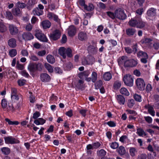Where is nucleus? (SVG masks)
Here are the masks:
<instances>
[{
    "label": "nucleus",
    "instance_id": "680f3d73",
    "mask_svg": "<svg viewBox=\"0 0 159 159\" xmlns=\"http://www.w3.org/2000/svg\"><path fill=\"white\" fill-rule=\"evenodd\" d=\"M46 54V51L45 50H42L38 52L37 54L39 56L42 57L44 56Z\"/></svg>",
    "mask_w": 159,
    "mask_h": 159
},
{
    "label": "nucleus",
    "instance_id": "8fccbe9b",
    "mask_svg": "<svg viewBox=\"0 0 159 159\" xmlns=\"http://www.w3.org/2000/svg\"><path fill=\"white\" fill-rule=\"evenodd\" d=\"M5 110H7V111H15V109L13 107L12 104H8V107L6 108V109H5Z\"/></svg>",
    "mask_w": 159,
    "mask_h": 159
},
{
    "label": "nucleus",
    "instance_id": "6e6552de",
    "mask_svg": "<svg viewBox=\"0 0 159 159\" xmlns=\"http://www.w3.org/2000/svg\"><path fill=\"white\" fill-rule=\"evenodd\" d=\"M5 142L7 144H14L18 143V141L12 137L8 136L4 138Z\"/></svg>",
    "mask_w": 159,
    "mask_h": 159
},
{
    "label": "nucleus",
    "instance_id": "aec40b11",
    "mask_svg": "<svg viewBox=\"0 0 159 159\" xmlns=\"http://www.w3.org/2000/svg\"><path fill=\"white\" fill-rule=\"evenodd\" d=\"M12 12L13 15L15 16H19L21 14V11L18 7L13 8L12 9Z\"/></svg>",
    "mask_w": 159,
    "mask_h": 159
},
{
    "label": "nucleus",
    "instance_id": "774afa93",
    "mask_svg": "<svg viewBox=\"0 0 159 159\" xmlns=\"http://www.w3.org/2000/svg\"><path fill=\"white\" fill-rule=\"evenodd\" d=\"M93 149H97L100 146L101 144L99 142H95L92 144Z\"/></svg>",
    "mask_w": 159,
    "mask_h": 159
},
{
    "label": "nucleus",
    "instance_id": "09e8293b",
    "mask_svg": "<svg viewBox=\"0 0 159 159\" xmlns=\"http://www.w3.org/2000/svg\"><path fill=\"white\" fill-rule=\"evenodd\" d=\"M93 4L90 3L88 6L86 5L84 9L88 11H90L93 10Z\"/></svg>",
    "mask_w": 159,
    "mask_h": 159
},
{
    "label": "nucleus",
    "instance_id": "4be33fe9",
    "mask_svg": "<svg viewBox=\"0 0 159 159\" xmlns=\"http://www.w3.org/2000/svg\"><path fill=\"white\" fill-rule=\"evenodd\" d=\"M89 51L93 54H96L97 52V48L95 46L90 45L88 48Z\"/></svg>",
    "mask_w": 159,
    "mask_h": 159
},
{
    "label": "nucleus",
    "instance_id": "423d86ee",
    "mask_svg": "<svg viewBox=\"0 0 159 159\" xmlns=\"http://www.w3.org/2000/svg\"><path fill=\"white\" fill-rule=\"evenodd\" d=\"M35 35L38 39L44 42H48V39L45 35L41 33L37 32Z\"/></svg>",
    "mask_w": 159,
    "mask_h": 159
},
{
    "label": "nucleus",
    "instance_id": "4d7b16f0",
    "mask_svg": "<svg viewBox=\"0 0 159 159\" xmlns=\"http://www.w3.org/2000/svg\"><path fill=\"white\" fill-rule=\"evenodd\" d=\"M6 17L9 19H12L13 16L12 15V13L10 11H7L6 12Z\"/></svg>",
    "mask_w": 159,
    "mask_h": 159
},
{
    "label": "nucleus",
    "instance_id": "cd10ccee",
    "mask_svg": "<svg viewBox=\"0 0 159 159\" xmlns=\"http://www.w3.org/2000/svg\"><path fill=\"white\" fill-rule=\"evenodd\" d=\"M120 93L125 96H128L129 95V93L127 89L125 88H122L120 90Z\"/></svg>",
    "mask_w": 159,
    "mask_h": 159
},
{
    "label": "nucleus",
    "instance_id": "c756f323",
    "mask_svg": "<svg viewBox=\"0 0 159 159\" xmlns=\"http://www.w3.org/2000/svg\"><path fill=\"white\" fill-rule=\"evenodd\" d=\"M84 81L82 80H79L77 83L75 84L76 87L79 89H82L83 87Z\"/></svg>",
    "mask_w": 159,
    "mask_h": 159
},
{
    "label": "nucleus",
    "instance_id": "de8ad7c7",
    "mask_svg": "<svg viewBox=\"0 0 159 159\" xmlns=\"http://www.w3.org/2000/svg\"><path fill=\"white\" fill-rule=\"evenodd\" d=\"M88 59L89 65L92 64L95 61V58L92 56H89Z\"/></svg>",
    "mask_w": 159,
    "mask_h": 159
},
{
    "label": "nucleus",
    "instance_id": "603ef678",
    "mask_svg": "<svg viewBox=\"0 0 159 159\" xmlns=\"http://www.w3.org/2000/svg\"><path fill=\"white\" fill-rule=\"evenodd\" d=\"M17 5L18 6L19 8H25L26 6V4L24 3L21 2H18L17 3Z\"/></svg>",
    "mask_w": 159,
    "mask_h": 159
},
{
    "label": "nucleus",
    "instance_id": "39448f33",
    "mask_svg": "<svg viewBox=\"0 0 159 159\" xmlns=\"http://www.w3.org/2000/svg\"><path fill=\"white\" fill-rule=\"evenodd\" d=\"M137 64V61L133 59L129 60L127 59V61L124 65L125 67H133L136 66Z\"/></svg>",
    "mask_w": 159,
    "mask_h": 159
},
{
    "label": "nucleus",
    "instance_id": "9b49d317",
    "mask_svg": "<svg viewBox=\"0 0 159 159\" xmlns=\"http://www.w3.org/2000/svg\"><path fill=\"white\" fill-rule=\"evenodd\" d=\"M140 57H141V61L142 63H145L147 62L148 56L146 53L140 51Z\"/></svg>",
    "mask_w": 159,
    "mask_h": 159
},
{
    "label": "nucleus",
    "instance_id": "e433bc0d",
    "mask_svg": "<svg viewBox=\"0 0 159 159\" xmlns=\"http://www.w3.org/2000/svg\"><path fill=\"white\" fill-rule=\"evenodd\" d=\"M17 54V51L16 49H13L9 51V55L11 57H13Z\"/></svg>",
    "mask_w": 159,
    "mask_h": 159
},
{
    "label": "nucleus",
    "instance_id": "338daca9",
    "mask_svg": "<svg viewBox=\"0 0 159 159\" xmlns=\"http://www.w3.org/2000/svg\"><path fill=\"white\" fill-rule=\"evenodd\" d=\"M40 114L39 112L36 111L34 113L33 118L34 119H36L40 116Z\"/></svg>",
    "mask_w": 159,
    "mask_h": 159
},
{
    "label": "nucleus",
    "instance_id": "4468645a",
    "mask_svg": "<svg viewBox=\"0 0 159 159\" xmlns=\"http://www.w3.org/2000/svg\"><path fill=\"white\" fill-rule=\"evenodd\" d=\"M156 15V9L154 8H151L147 11V15L149 17H152Z\"/></svg>",
    "mask_w": 159,
    "mask_h": 159
},
{
    "label": "nucleus",
    "instance_id": "0e129e2a",
    "mask_svg": "<svg viewBox=\"0 0 159 159\" xmlns=\"http://www.w3.org/2000/svg\"><path fill=\"white\" fill-rule=\"evenodd\" d=\"M20 96V95H18L17 94H11V98L13 100H19Z\"/></svg>",
    "mask_w": 159,
    "mask_h": 159
},
{
    "label": "nucleus",
    "instance_id": "79ce46f5",
    "mask_svg": "<svg viewBox=\"0 0 159 159\" xmlns=\"http://www.w3.org/2000/svg\"><path fill=\"white\" fill-rule=\"evenodd\" d=\"M134 101L133 99H130L128 100L127 103V106L129 108L132 107L134 104Z\"/></svg>",
    "mask_w": 159,
    "mask_h": 159
},
{
    "label": "nucleus",
    "instance_id": "c9c22d12",
    "mask_svg": "<svg viewBox=\"0 0 159 159\" xmlns=\"http://www.w3.org/2000/svg\"><path fill=\"white\" fill-rule=\"evenodd\" d=\"M92 81L93 82H95L97 80V74L96 72L93 71L92 72L91 75Z\"/></svg>",
    "mask_w": 159,
    "mask_h": 159
},
{
    "label": "nucleus",
    "instance_id": "c03bdc74",
    "mask_svg": "<svg viewBox=\"0 0 159 159\" xmlns=\"http://www.w3.org/2000/svg\"><path fill=\"white\" fill-rule=\"evenodd\" d=\"M148 111L149 114L152 116H154L155 115V112L153 107L149 106L148 108Z\"/></svg>",
    "mask_w": 159,
    "mask_h": 159
},
{
    "label": "nucleus",
    "instance_id": "412c9836",
    "mask_svg": "<svg viewBox=\"0 0 159 159\" xmlns=\"http://www.w3.org/2000/svg\"><path fill=\"white\" fill-rule=\"evenodd\" d=\"M90 74V72L89 71L87 70L80 73L78 75V76L80 78L82 79L84 77L85 78L87 77Z\"/></svg>",
    "mask_w": 159,
    "mask_h": 159
},
{
    "label": "nucleus",
    "instance_id": "69168bd1",
    "mask_svg": "<svg viewBox=\"0 0 159 159\" xmlns=\"http://www.w3.org/2000/svg\"><path fill=\"white\" fill-rule=\"evenodd\" d=\"M109 126L111 127H114L116 126V124L113 121H110L107 123Z\"/></svg>",
    "mask_w": 159,
    "mask_h": 159
},
{
    "label": "nucleus",
    "instance_id": "f8f14e48",
    "mask_svg": "<svg viewBox=\"0 0 159 159\" xmlns=\"http://www.w3.org/2000/svg\"><path fill=\"white\" fill-rule=\"evenodd\" d=\"M9 29L10 33L12 35H14L18 32L17 28L12 25H9Z\"/></svg>",
    "mask_w": 159,
    "mask_h": 159
},
{
    "label": "nucleus",
    "instance_id": "f257e3e1",
    "mask_svg": "<svg viewBox=\"0 0 159 159\" xmlns=\"http://www.w3.org/2000/svg\"><path fill=\"white\" fill-rule=\"evenodd\" d=\"M58 51L59 54L64 59L66 58V54L67 56L69 57H71L72 56V50L70 48H68L66 49L64 47H61L59 48Z\"/></svg>",
    "mask_w": 159,
    "mask_h": 159
},
{
    "label": "nucleus",
    "instance_id": "72a5a7b5",
    "mask_svg": "<svg viewBox=\"0 0 159 159\" xmlns=\"http://www.w3.org/2000/svg\"><path fill=\"white\" fill-rule=\"evenodd\" d=\"M145 86V84L144 80L140 78V90H144Z\"/></svg>",
    "mask_w": 159,
    "mask_h": 159
},
{
    "label": "nucleus",
    "instance_id": "2eb2a0df",
    "mask_svg": "<svg viewBox=\"0 0 159 159\" xmlns=\"http://www.w3.org/2000/svg\"><path fill=\"white\" fill-rule=\"evenodd\" d=\"M78 38L81 41L85 40L87 39V35L86 33L80 32L78 34Z\"/></svg>",
    "mask_w": 159,
    "mask_h": 159
},
{
    "label": "nucleus",
    "instance_id": "dca6fc26",
    "mask_svg": "<svg viewBox=\"0 0 159 159\" xmlns=\"http://www.w3.org/2000/svg\"><path fill=\"white\" fill-rule=\"evenodd\" d=\"M128 58L125 56H122L120 57L118 60V64L120 65L125 64V62L127 61Z\"/></svg>",
    "mask_w": 159,
    "mask_h": 159
},
{
    "label": "nucleus",
    "instance_id": "58836bf2",
    "mask_svg": "<svg viewBox=\"0 0 159 159\" xmlns=\"http://www.w3.org/2000/svg\"><path fill=\"white\" fill-rule=\"evenodd\" d=\"M72 67V64L70 62H67L64 66L65 69L66 70H70Z\"/></svg>",
    "mask_w": 159,
    "mask_h": 159
},
{
    "label": "nucleus",
    "instance_id": "13d9d810",
    "mask_svg": "<svg viewBox=\"0 0 159 159\" xmlns=\"http://www.w3.org/2000/svg\"><path fill=\"white\" fill-rule=\"evenodd\" d=\"M32 27L33 26L31 25V24L29 23L26 25L25 29L26 31H30L32 30Z\"/></svg>",
    "mask_w": 159,
    "mask_h": 159
},
{
    "label": "nucleus",
    "instance_id": "5701e85b",
    "mask_svg": "<svg viewBox=\"0 0 159 159\" xmlns=\"http://www.w3.org/2000/svg\"><path fill=\"white\" fill-rule=\"evenodd\" d=\"M126 34L129 36L134 35L135 32V30L133 28H129L126 30Z\"/></svg>",
    "mask_w": 159,
    "mask_h": 159
},
{
    "label": "nucleus",
    "instance_id": "ddd939ff",
    "mask_svg": "<svg viewBox=\"0 0 159 159\" xmlns=\"http://www.w3.org/2000/svg\"><path fill=\"white\" fill-rule=\"evenodd\" d=\"M22 37L25 40H30L34 38V36L30 33H24L22 34Z\"/></svg>",
    "mask_w": 159,
    "mask_h": 159
},
{
    "label": "nucleus",
    "instance_id": "20e7f679",
    "mask_svg": "<svg viewBox=\"0 0 159 159\" xmlns=\"http://www.w3.org/2000/svg\"><path fill=\"white\" fill-rule=\"evenodd\" d=\"M61 35L60 31L58 30H56L50 34V37L51 39L56 40L60 38Z\"/></svg>",
    "mask_w": 159,
    "mask_h": 159
},
{
    "label": "nucleus",
    "instance_id": "bb28decb",
    "mask_svg": "<svg viewBox=\"0 0 159 159\" xmlns=\"http://www.w3.org/2000/svg\"><path fill=\"white\" fill-rule=\"evenodd\" d=\"M44 66L49 72L52 73L53 72V69L52 67L48 63H45L44 64Z\"/></svg>",
    "mask_w": 159,
    "mask_h": 159
},
{
    "label": "nucleus",
    "instance_id": "7c9ffc66",
    "mask_svg": "<svg viewBox=\"0 0 159 159\" xmlns=\"http://www.w3.org/2000/svg\"><path fill=\"white\" fill-rule=\"evenodd\" d=\"M118 152L119 154L122 155L125 153V150L124 147L122 146H120L118 149Z\"/></svg>",
    "mask_w": 159,
    "mask_h": 159
},
{
    "label": "nucleus",
    "instance_id": "e2e57ef3",
    "mask_svg": "<svg viewBox=\"0 0 159 159\" xmlns=\"http://www.w3.org/2000/svg\"><path fill=\"white\" fill-rule=\"evenodd\" d=\"M118 144L116 142H113L111 145V147L113 149H116L118 147Z\"/></svg>",
    "mask_w": 159,
    "mask_h": 159
},
{
    "label": "nucleus",
    "instance_id": "393cba45",
    "mask_svg": "<svg viewBox=\"0 0 159 159\" xmlns=\"http://www.w3.org/2000/svg\"><path fill=\"white\" fill-rule=\"evenodd\" d=\"M43 12L42 11H39V8L37 7L35 8L33 10L32 13L34 15H37L40 16L42 15L43 14Z\"/></svg>",
    "mask_w": 159,
    "mask_h": 159
},
{
    "label": "nucleus",
    "instance_id": "473e14b6",
    "mask_svg": "<svg viewBox=\"0 0 159 159\" xmlns=\"http://www.w3.org/2000/svg\"><path fill=\"white\" fill-rule=\"evenodd\" d=\"M2 152L5 155H8L10 152V149L7 147H4L1 149Z\"/></svg>",
    "mask_w": 159,
    "mask_h": 159
},
{
    "label": "nucleus",
    "instance_id": "0eeeda50",
    "mask_svg": "<svg viewBox=\"0 0 159 159\" xmlns=\"http://www.w3.org/2000/svg\"><path fill=\"white\" fill-rule=\"evenodd\" d=\"M68 33L70 36L73 37L76 32V29L73 25L70 26L67 29Z\"/></svg>",
    "mask_w": 159,
    "mask_h": 159
},
{
    "label": "nucleus",
    "instance_id": "7ed1b4c3",
    "mask_svg": "<svg viewBox=\"0 0 159 159\" xmlns=\"http://www.w3.org/2000/svg\"><path fill=\"white\" fill-rule=\"evenodd\" d=\"M115 14L116 17L120 20H124L126 17L124 10L120 8L116 9L115 11Z\"/></svg>",
    "mask_w": 159,
    "mask_h": 159
},
{
    "label": "nucleus",
    "instance_id": "a18cd8bd",
    "mask_svg": "<svg viewBox=\"0 0 159 159\" xmlns=\"http://www.w3.org/2000/svg\"><path fill=\"white\" fill-rule=\"evenodd\" d=\"M36 3V0H29L27 3V5L28 6L32 7Z\"/></svg>",
    "mask_w": 159,
    "mask_h": 159
},
{
    "label": "nucleus",
    "instance_id": "c85d7f7f",
    "mask_svg": "<svg viewBox=\"0 0 159 159\" xmlns=\"http://www.w3.org/2000/svg\"><path fill=\"white\" fill-rule=\"evenodd\" d=\"M28 69L30 71L34 72L36 71L35 64H30L28 66Z\"/></svg>",
    "mask_w": 159,
    "mask_h": 159
},
{
    "label": "nucleus",
    "instance_id": "a19ab883",
    "mask_svg": "<svg viewBox=\"0 0 159 159\" xmlns=\"http://www.w3.org/2000/svg\"><path fill=\"white\" fill-rule=\"evenodd\" d=\"M35 64L36 71L39 70V71H41L42 70V68H43V66L42 64L40 63H38L37 64L35 63Z\"/></svg>",
    "mask_w": 159,
    "mask_h": 159
},
{
    "label": "nucleus",
    "instance_id": "f3484780",
    "mask_svg": "<svg viewBox=\"0 0 159 159\" xmlns=\"http://www.w3.org/2000/svg\"><path fill=\"white\" fill-rule=\"evenodd\" d=\"M116 99L118 103L120 105H124L125 102V99L124 96L121 95H117Z\"/></svg>",
    "mask_w": 159,
    "mask_h": 159
},
{
    "label": "nucleus",
    "instance_id": "052dcab7",
    "mask_svg": "<svg viewBox=\"0 0 159 159\" xmlns=\"http://www.w3.org/2000/svg\"><path fill=\"white\" fill-rule=\"evenodd\" d=\"M82 63L84 65H89L88 58H86L85 57L83 58L82 60Z\"/></svg>",
    "mask_w": 159,
    "mask_h": 159
},
{
    "label": "nucleus",
    "instance_id": "f704fd0d",
    "mask_svg": "<svg viewBox=\"0 0 159 159\" xmlns=\"http://www.w3.org/2000/svg\"><path fill=\"white\" fill-rule=\"evenodd\" d=\"M121 83L118 81H116L114 83L113 87L115 89H117L121 86Z\"/></svg>",
    "mask_w": 159,
    "mask_h": 159
},
{
    "label": "nucleus",
    "instance_id": "b1692460",
    "mask_svg": "<svg viewBox=\"0 0 159 159\" xmlns=\"http://www.w3.org/2000/svg\"><path fill=\"white\" fill-rule=\"evenodd\" d=\"M47 59L48 62L51 64H53L55 62V59L52 56L48 55L47 56Z\"/></svg>",
    "mask_w": 159,
    "mask_h": 159
},
{
    "label": "nucleus",
    "instance_id": "f03ea898",
    "mask_svg": "<svg viewBox=\"0 0 159 159\" xmlns=\"http://www.w3.org/2000/svg\"><path fill=\"white\" fill-rule=\"evenodd\" d=\"M123 81L125 84L127 86L131 87L133 85V79L130 75H125L123 77Z\"/></svg>",
    "mask_w": 159,
    "mask_h": 159
},
{
    "label": "nucleus",
    "instance_id": "bf43d9fd",
    "mask_svg": "<svg viewBox=\"0 0 159 159\" xmlns=\"http://www.w3.org/2000/svg\"><path fill=\"white\" fill-rule=\"evenodd\" d=\"M16 67L17 69L20 70H22L24 68V66L22 64H20L19 61L17 62Z\"/></svg>",
    "mask_w": 159,
    "mask_h": 159
},
{
    "label": "nucleus",
    "instance_id": "864d4df0",
    "mask_svg": "<svg viewBox=\"0 0 159 159\" xmlns=\"http://www.w3.org/2000/svg\"><path fill=\"white\" fill-rule=\"evenodd\" d=\"M152 41V40L146 38L144 39H143L141 40V42L142 43H145L148 44L150 45V43H151V42Z\"/></svg>",
    "mask_w": 159,
    "mask_h": 159
},
{
    "label": "nucleus",
    "instance_id": "6ab92c4d",
    "mask_svg": "<svg viewBox=\"0 0 159 159\" xmlns=\"http://www.w3.org/2000/svg\"><path fill=\"white\" fill-rule=\"evenodd\" d=\"M8 45L11 48H15L16 46V41L14 38H11L8 41Z\"/></svg>",
    "mask_w": 159,
    "mask_h": 159
},
{
    "label": "nucleus",
    "instance_id": "3c124183",
    "mask_svg": "<svg viewBox=\"0 0 159 159\" xmlns=\"http://www.w3.org/2000/svg\"><path fill=\"white\" fill-rule=\"evenodd\" d=\"M106 13L107 15L112 19H114L116 17L115 14L111 11H107Z\"/></svg>",
    "mask_w": 159,
    "mask_h": 159
},
{
    "label": "nucleus",
    "instance_id": "ea45409f",
    "mask_svg": "<svg viewBox=\"0 0 159 159\" xmlns=\"http://www.w3.org/2000/svg\"><path fill=\"white\" fill-rule=\"evenodd\" d=\"M97 153L99 156L103 157L105 155L106 152L104 150L102 149L98 151Z\"/></svg>",
    "mask_w": 159,
    "mask_h": 159
},
{
    "label": "nucleus",
    "instance_id": "5fc2aeb1",
    "mask_svg": "<svg viewBox=\"0 0 159 159\" xmlns=\"http://www.w3.org/2000/svg\"><path fill=\"white\" fill-rule=\"evenodd\" d=\"M21 54L23 56L27 57L29 53L25 49H22L21 52Z\"/></svg>",
    "mask_w": 159,
    "mask_h": 159
},
{
    "label": "nucleus",
    "instance_id": "6e6d98bb",
    "mask_svg": "<svg viewBox=\"0 0 159 159\" xmlns=\"http://www.w3.org/2000/svg\"><path fill=\"white\" fill-rule=\"evenodd\" d=\"M130 155L132 156H134L135 155L136 151L134 148H131L129 149Z\"/></svg>",
    "mask_w": 159,
    "mask_h": 159
},
{
    "label": "nucleus",
    "instance_id": "a211bd4d",
    "mask_svg": "<svg viewBox=\"0 0 159 159\" xmlns=\"http://www.w3.org/2000/svg\"><path fill=\"white\" fill-rule=\"evenodd\" d=\"M44 29H47L50 27L51 25V22L48 20H45L41 23Z\"/></svg>",
    "mask_w": 159,
    "mask_h": 159
},
{
    "label": "nucleus",
    "instance_id": "9d476101",
    "mask_svg": "<svg viewBox=\"0 0 159 159\" xmlns=\"http://www.w3.org/2000/svg\"><path fill=\"white\" fill-rule=\"evenodd\" d=\"M138 18H132L128 22V24L131 27H135L136 26L138 27L139 24Z\"/></svg>",
    "mask_w": 159,
    "mask_h": 159
},
{
    "label": "nucleus",
    "instance_id": "2f4dec72",
    "mask_svg": "<svg viewBox=\"0 0 159 159\" xmlns=\"http://www.w3.org/2000/svg\"><path fill=\"white\" fill-rule=\"evenodd\" d=\"M7 28L2 22H0V32L4 33L7 31Z\"/></svg>",
    "mask_w": 159,
    "mask_h": 159
},
{
    "label": "nucleus",
    "instance_id": "37998d69",
    "mask_svg": "<svg viewBox=\"0 0 159 159\" xmlns=\"http://www.w3.org/2000/svg\"><path fill=\"white\" fill-rule=\"evenodd\" d=\"M102 85V82L101 80H99L95 84V88L96 89H100Z\"/></svg>",
    "mask_w": 159,
    "mask_h": 159
},
{
    "label": "nucleus",
    "instance_id": "4c0bfd02",
    "mask_svg": "<svg viewBox=\"0 0 159 159\" xmlns=\"http://www.w3.org/2000/svg\"><path fill=\"white\" fill-rule=\"evenodd\" d=\"M5 120L10 125H17L19 123V122L17 121H11L8 118H6L5 119Z\"/></svg>",
    "mask_w": 159,
    "mask_h": 159
},
{
    "label": "nucleus",
    "instance_id": "49530a36",
    "mask_svg": "<svg viewBox=\"0 0 159 159\" xmlns=\"http://www.w3.org/2000/svg\"><path fill=\"white\" fill-rule=\"evenodd\" d=\"M2 107L3 109H6L7 107V102L5 99L2 100L1 102Z\"/></svg>",
    "mask_w": 159,
    "mask_h": 159
},
{
    "label": "nucleus",
    "instance_id": "1a4fd4ad",
    "mask_svg": "<svg viewBox=\"0 0 159 159\" xmlns=\"http://www.w3.org/2000/svg\"><path fill=\"white\" fill-rule=\"evenodd\" d=\"M40 79L42 81L44 82H46L49 81L51 79V78L47 74L43 73L40 75Z\"/></svg>",
    "mask_w": 159,
    "mask_h": 159
},
{
    "label": "nucleus",
    "instance_id": "a878e982",
    "mask_svg": "<svg viewBox=\"0 0 159 159\" xmlns=\"http://www.w3.org/2000/svg\"><path fill=\"white\" fill-rule=\"evenodd\" d=\"M103 78L105 80L109 81L111 78V75L109 72H106L103 75Z\"/></svg>",
    "mask_w": 159,
    "mask_h": 159
}]
</instances>
